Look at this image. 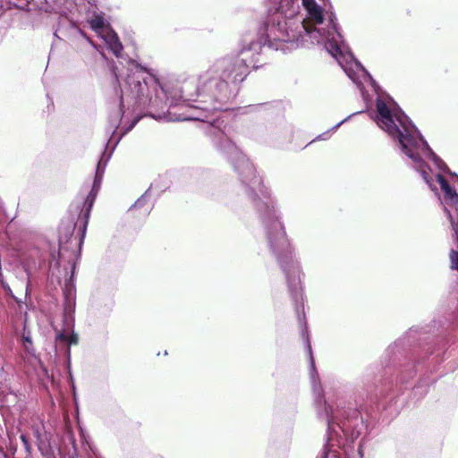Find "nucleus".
<instances>
[{
    "mask_svg": "<svg viewBox=\"0 0 458 458\" xmlns=\"http://www.w3.org/2000/svg\"><path fill=\"white\" fill-rule=\"evenodd\" d=\"M261 56V42L244 38L237 56L219 59L199 75L194 94L186 93L189 83L182 89H165L155 77H144V69L131 63L136 71L127 74L125 85L122 89L120 107L109 116L107 130L112 131V135L107 145L114 144L113 151L123 135L130 131L138 122L137 119L133 120L120 136L115 137L125 103L128 108L131 105L148 108V115L157 120L203 123V130L210 138L213 147L231 163L246 194L251 199L267 247L277 263L300 265L270 190L256 174L250 160L229 136V127L225 121L220 117L209 120L216 112L229 108L227 104L236 96L239 84L246 78L249 68L257 69L262 65Z\"/></svg>",
    "mask_w": 458,
    "mask_h": 458,
    "instance_id": "f257e3e1",
    "label": "nucleus"
},
{
    "mask_svg": "<svg viewBox=\"0 0 458 458\" xmlns=\"http://www.w3.org/2000/svg\"><path fill=\"white\" fill-rule=\"evenodd\" d=\"M299 1L280 0L275 12L268 15L260 29L258 39L247 40L261 42L262 55L267 48L283 52L294 49L306 41L305 38H309L312 43H324L327 51L360 90L361 80L370 83L377 95L375 122L397 142L402 153L411 160V165L420 172L423 180L426 182H434V179L425 169L427 167L430 170L425 159L430 160L437 170L454 175L446 164L430 148L420 131L394 99L387 94L380 93V88L376 81L350 52L340 33L335 14L330 15L333 28L325 35L321 29L311 30L301 17L295 16L300 8Z\"/></svg>",
    "mask_w": 458,
    "mask_h": 458,
    "instance_id": "f03ea898",
    "label": "nucleus"
},
{
    "mask_svg": "<svg viewBox=\"0 0 458 458\" xmlns=\"http://www.w3.org/2000/svg\"><path fill=\"white\" fill-rule=\"evenodd\" d=\"M308 350L310 355V379L318 415L327 423V442L318 458H328L330 454H332L333 458H338L334 447L340 445L341 435L336 430V428H338L344 436L350 435L351 437L354 439L362 433L365 427L360 418H351L347 419V420L339 418L338 411H335L327 401L324 399L321 386L318 382V373L315 369V363L311 355V346L309 341Z\"/></svg>",
    "mask_w": 458,
    "mask_h": 458,
    "instance_id": "7ed1b4c3",
    "label": "nucleus"
},
{
    "mask_svg": "<svg viewBox=\"0 0 458 458\" xmlns=\"http://www.w3.org/2000/svg\"><path fill=\"white\" fill-rule=\"evenodd\" d=\"M302 5L307 11V18L303 20L311 28V30H314L315 28L321 29L322 33L325 35H327L328 30H332L333 25L330 21V13L328 15V28L325 29L322 27L324 24V16L321 7L316 3L315 0H301Z\"/></svg>",
    "mask_w": 458,
    "mask_h": 458,
    "instance_id": "20e7f679",
    "label": "nucleus"
},
{
    "mask_svg": "<svg viewBox=\"0 0 458 458\" xmlns=\"http://www.w3.org/2000/svg\"><path fill=\"white\" fill-rule=\"evenodd\" d=\"M111 155H112V151L108 155H106V151H105L102 154V157L98 161V164L97 169H96V175H95L93 186H92V189L86 199V202L89 204V207L87 208V210L85 213L86 216H89L90 208L93 205V201L96 198L97 192H98V189L100 188V183H101V180H102V177H103V174L105 172V168H106V165L108 160L110 159Z\"/></svg>",
    "mask_w": 458,
    "mask_h": 458,
    "instance_id": "39448f33",
    "label": "nucleus"
},
{
    "mask_svg": "<svg viewBox=\"0 0 458 458\" xmlns=\"http://www.w3.org/2000/svg\"><path fill=\"white\" fill-rule=\"evenodd\" d=\"M58 452L59 454L64 452L70 458L78 457L76 440L73 433L69 428L64 431L61 438V446L59 447Z\"/></svg>",
    "mask_w": 458,
    "mask_h": 458,
    "instance_id": "423d86ee",
    "label": "nucleus"
},
{
    "mask_svg": "<svg viewBox=\"0 0 458 458\" xmlns=\"http://www.w3.org/2000/svg\"><path fill=\"white\" fill-rule=\"evenodd\" d=\"M34 434L37 438L38 448L42 456L45 458H56L48 435L46 432L41 433L38 428L34 431Z\"/></svg>",
    "mask_w": 458,
    "mask_h": 458,
    "instance_id": "0eeeda50",
    "label": "nucleus"
},
{
    "mask_svg": "<svg viewBox=\"0 0 458 458\" xmlns=\"http://www.w3.org/2000/svg\"><path fill=\"white\" fill-rule=\"evenodd\" d=\"M437 181L444 192V198L446 204L452 206L458 204V193L455 189L450 186L448 182L440 174H437Z\"/></svg>",
    "mask_w": 458,
    "mask_h": 458,
    "instance_id": "6e6552de",
    "label": "nucleus"
},
{
    "mask_svg": "<svg viewBox=\"0 0 458 458\" xmlns=\"http://www.w3.org/2000/svg\"><path fill=\"white\" fill-rule=\"evenodd\" d=\"M105 41L107 48L116 56H120L123 52V47L117 36V34L111 29L107 30L105 35L101 37Z\"/></svg>",
    "mask_w": 458,
    "mask_h": 458,
    "instance_id": "1a4fd4ad",
    "label": "nucleus"
},
{
    "mask_svg": "<svg viewBox=\"0 0 458 458\" xmlns=\"http://www.w3.org/2000/svg\"><path fill=\"white\" fill-rule=\"evenodd\" d=\"M21 344L23 351L21 359L24 362L30 363L32 360L38 358L31 337L24 336L21 338Z\"/></svg>",
    "mask_w": 458,
    "mask_h": 458,
    "instance_id": "9d476101",
    "label": "nucleus"
},
{
    "mask_svg": "<svg viewBox=\"0 0 458 458\" xmlns=\"http://www.w3.org/2000/svg\"><path fill=\"white\" fill-rule=\"evenodd\" d=\"M89 23L90 25V28L101 38L103 35L107 32V30H110L111 28L108 24L106 23L105 19L103 16L99 14L94 15L91 19H89Z\"/></svg>",
    "mask_w": 458,
    "mask_h": 458,
    "instance_id": "9b49d317",
    "label": "nucleus"
},
{
    "mask_svg": "<svg viewBox=\"0 0 458 458\" xmlns=\"http://www.w3.org/2000/svg\"><path fill=\"white\" fill-rule=\"evenodd\" d=\"M149 200V189L146 191V192L141 195L135 203L131 207V209H141V215L146 216L151 211V206L148 204Z\"/></svg>",
    "mask_w": 458,
    "mask_h": 458,
    "instance_id": "f8f14e48",
    "label": "nucleus"
},
{
    "mask_svg": "<svg viewBox=\"0 0 458 458\" xmlns=\"http://www.w3.org/2000/svg\"><path fill=\"white\" fill-rule=\"evenodd\" d=\"M75 225L70 224L67 227H62L59 231V247L60 250H66V244L72 237Z\"/></svg>",
    "mask_w": 458,
    "mask_h": 458,
    "instance_id": "ddd939ff",
    "label": "nucleus"
},
{
    "mask_svg": "<svg viewBox=\"0 0 458 458\" xmlns=\"http://www.w3.org/2000/svg\"><path fill=\"white\" fill-rule=\"evenodd\" d=\"M415 373L416 372L414 369L413 363H408L406 365H403L401 369L400 380L404 383L407 381V379L412 378Z\"/></svg>",
    "mask_w": 458,
    "mask_h": 458,
    "instance_id": "4468645a",
    "label": "nucleus"
},
{
    "mask_svg": "<svg viewBox=\"0 0 458 458\" xmlns=\"http://www.w3.org/2000/svg\"><path fill=\"white\" fill-rule=\"evenodd\" d=\"M450 262H451V269L458 271V251L454 250H451L450 251Z\"/></svg>",
    "mask_w": 458,
    "mask_h": 458,
    "instance_id": "2eb2a0df",
    "label": "nucleus"
},
{
    "mask_svg": "<svg viewBox=\"0 0 458 458\" xmlns=\"http://www.w3.org/2000/svg\"><path fill=\"white\" fill-rule=\"evenodd\" d=\"M20 438H21V440L22 442V445H23V446L25 448L26 453L27 454H30L31 446H30V445L29 443V439L27 438V437L22 434V435H21Z\"/></svg>",
    "mask_w": 458,
    "mask_h": 458,
    "instance_id": "dca6fc26",
    "label": "nucleus"
},
{
    "mask_svg": "<svg viewBox=\"0 0 458 458\" xmlns=\"http://www.w3.org/2000/svg\"><path fill=\"white\" fill-rule=\"evenodd\" d=\"M360 112H357V114H360ZM356 113H353L351 115L347 116L346 118H344V120H342L341 122H339L337 124H335V126H333L331 129H330V131H336L343 123H344L345 122H347L352 115H355Z\"/></svg>",
    "mask_w": 458,
    "mask_h": 458,
    "instance_id": "f3484780",
    "label": "nucleus"
},
{
    "mask_svg": "<svg viewBox=\"0 0 458 458\" xmlns=\"http://www.w3.org/2000/svg\"><path fill=\"white\" fill-rule=\"evenodd\" d=\"M55 340L56 342L66 343L68 341V335L64 332H58Z\"/></svg>",
    "mask_w": 458,
    "mask_h": 458,
    "instance_id": "a211bd4d",
    "label": "nucleus"
},
{
    "mask_svg": "<svg viewBox=\"0 0 458 458\" xmlns=\"http://www.w3.org/2000/svg\"><path fill=\"white\" fill-rule=\"evenodd\" d=\"M78 342V336L76 335H72V336H68V341L66 342L69 344H77Z\"/></svg>",
    "mask_w": 458,
    "mask_h": 458,
    "instance_id": "6ab92c4d",
    "label": "nucleus"
},
{
    "mask_svg": "<svg viewBox=\"0 0 458 458\" xmlns=\"http://www.w3.org/2000/svg\"><path fill=\"white\" fill-rule=\"evenodd\" d=\"M24 336L31 337L30 331L27 329L26 326L23 327V330H22L21 338H22Z\"/></svg>",
    "mask_w": 458,
    "mask_h": 458,
    "instance_id": "aec40b11",
    "label": "nucleus"
},
{
    "mask_svg": "<svg viewBox=\"0 0 458 458\" xmlns=\"http://www.w3.org/2000/svg\"><path fill=\"white\" fill-rule=\"evenodd\" d=\"M79 32L84 38H86L91 45H93L92 41L87 37V35L82 30H80Z\"/></svg>",
    "mask_w": 458,
    "mask_h": 458,
    "instance_id": "412c9836",
    "label": "nucleus"
},
{
    "mask_svg": "<svg viewBox=\"0 0 458 458\" xmlns=\"http://www.w3.org/2000/svg\"><path fill=\"white\" fill-rule=\"evenodd\" d=\"M446 212H447L448 216H449V218H450V221H451V224H452L453 228H454L455 231H457V229H455V227H454V221H453V218H452L451 213H450L448 210H446Z\"/></svg>",
    "mask_w": 458,
    "mask_h": 458,
    "instance_id": "4be33fe9",
    "label": "nucleus"
},
{
    "mask_svg": "<svg viewBox=\"0 0 458 458\" xmlns=\"http://www.w3.org/2000/svg\"><path fill=\"white\" fill-rule=\"evenodd\" d=\"M327 134H328V132H326V133L320 134L319 136H318V138H317V139H318V140H326V139H327V137H325V136H326V135H327Z\"/></svg>",
    "mask_w": 458,
    "mask_h": 458,
    "instance_id": "5701e85b",
    "label": "nucleus"
},
{
    "mask_svg": "<svg viewBox=\"0 0 458 458\" xmlns=\"http://www.w3.org/2000/svg\"><path fill=\"white\" fill-rule=\"evenodd\" d=\"M256 106H249L247 108L250 109V110H252L254 109Z\"/></svg>",
    "mask_w": 458,
    "mask_h": 458,
    "instance_id": "b1692460",
    "label": "nucleus"
},
{
    "mask_svg": "<svg viewBox=\"0 0 458 458\" xmlns=\"http://www.w3.org/2000/svg\"><path fill=\"white\" fill-rule=\"evenodd\" d=\"M83 227H84V228H83V233H85V229H86V224H85V225H83Z\"/></svg>",
    "mask_w": 458,
    "mask_h": 458,
    "instance_id": "393cba45",
    "label": "nucleus"
}]
</instances>
